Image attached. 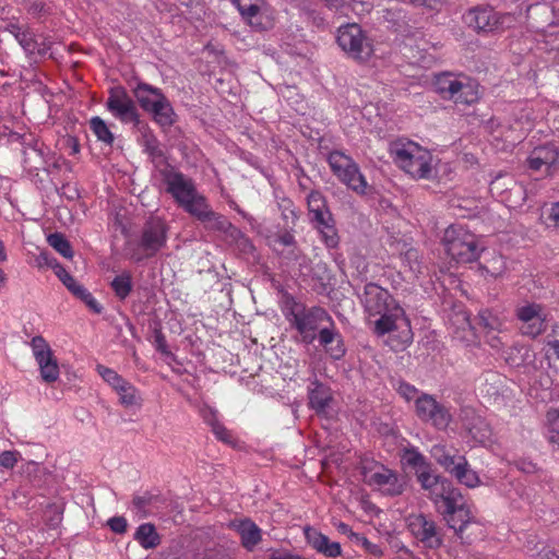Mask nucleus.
Here are the masks:
<instances>
[{
    "label": "nucleus",
    "instance_id": "nucleus-1",
    "mask_svg": "<svg viewBox=\"0 0 559 559\" xmlns=\"http://www.w3.org/2000/svg\"><path fill=\"white\" fill-rule=\"evenodd\" d=\"M361 304L369 317H379L374 321L373 331L382 336L400 331L401 344L406 346L413 340L411 322L405 310L394 299L390 292L376 283H368L364 287Z\"/></svg>",
    "mask_w": 559,
    "mask_h": 559
},
{
    "label": "nucleus",
    "instance_id": "nucleus-2",
    "mask_svg": "<svg viewBox=\"0 0 559 559\" xmlns=\"http://www.w3.org/2000/svg\"><path fill=\"white\" fill-rule=\"evenodd\" d=\"M389 154L393 163L415 180H430L433 178L432 153L408 139H397L389 146Z\"/></svg>",
    "mask_w": 559,
    "mask_h": 559
},
{
    "label": "nucleus",
    "instance_id": "nucleus-3",
    "mask_svg": "<svg viewBox=\"0 0 559 559\" xmlns=\"http://www.w3.org/2000/svg\"><path fill=\"white\" fill-rule=\"evenodd\" d=\"M439 512L443 515L450 528L463 543H472L475 532H468L472 526H478L469 506L464 501L462 495L451 490L447 495H437L435 499Z\"/></svg>",
    "mask_w": 559,
    "mask_h": 559
},
{
    "label": "nucleus",
    "instance_id": "nucleus-4",
    "mask_svg": "<svg viewBox=\"0 0 559 559\" xmlns=\"http://www.w3.org/2000/svg\"><path fill=\"white\" fill-rule=\"evenodd\" d=\"M433 86L443 99L455 104L473 105L480 97L479 84L465 74L441 72L435 75Z\"/></svg>",
    "mask_w": 559,
    "mask_h": 559
},
{
    "label": "nucleus",
    "instance_id": "nucleus-5",
    "mask_svg": "<svg viewBox=\"0 0 559 559\" xmlns=\"http://www.w3.org/2000/svg\"><path fill=\"white\" fill-rule=\"evenodd\" d=\"M442 245L452 260L457 263H469L478 259L477 237L463 225H450L443 234Z\"/></svg>",
    "mask_w": 559,
    "mask_h": 559
},
{
    "label": "nucleus",
    "instance_id": "nucleus-6",
    "mask_svg": "<svg viewBox=\"0 0 559 559\" xmlns=\"http://www.w3.org/2000/svg\"><path fill=\"white\" fill-rule=\"evenodd\" d=\"M463 20L478 34L503 32L513 27L516 22L513 13L498 12L490 5H476L468 9Z\"/></svg>",
    "mask_w": 559,
    "mask_h": 559
},
{
    "label": "nucleus",
    "instance_id": "nucleus-7",
    "mask_svg": "<svg viewBox=\"0 0 559 559\" xmlns=\"http://www.w3.org/2000/svg\"><path fill=\"white\" fill-rule=\"evenodd\" d=\"M168 227L159 217H151L145 222L135 248L130 247V259L141 262L157 254L167 243Z\"/></svg>",
    "mask_w": 559,
    "mask_h": 559
},
{
    "label": "nucleus",
    "instance_id": "nucleus-8",
    "mask_svg": "<svg viewBox=\"0 0 559 559\" xmlns=\"http://www.w3.org/2000/svg\"><path fill=\"white\" fill-rule=\"evenodd\" d=\"M289 319L293 328L297 330L301 342L309 345L317 338V331L326 321L331 326L334 322L328 311L321 307L296 306L292 309Z\"/></svg>",
    "mask_w": 559,
    "mask_h": 559
},
{
    "label": "nucleus",
    "instance_id": "nucleus-9",
    "mask_svg": "<svg viewBox=\"0 0 559 559\" xmlns=\"http://www.w3.org/2000/svg\"><path fill=\"white\" fill-rule=\"evenodd\" d=\"M328 163L333 175L347 188L358 194L367 192L368 183L358 164L342 151H333L328 156Z\"/></svg>",
    "mask_w": 559,
    "mask_h": 559
},
{
    "label": "nucleus",
    "instance_id": "nucleus-10",
    "mask_svg": "<svg viewBox=\"0 0 559 559\" xmlns=\"http://www.w3.org/2000/svg\"><path fill=\"white\" fill-rule=\"evenodd\" d=\"M307 203L311 222L321 233L324 243L329 248H335L338 245V236L325 198L319 191H311L307 198Z\"/></svg>",
    "mask_w": 559,
    "mask_h": 559
},
{
    "label": "nucleus",
    "instance_id": "nucleus-11",
    "mask_svg": "<svg viewBox=\"0 0 559 559\" xmlns=\"http://www.w3.org/2000/svg\"><path fill=\"white\" fill-rule=\"evenodd\" d=\"M415 414L420 421L440 431L447 430L453 420L450 407L428 393H420L416 399Z\"/></svg>",
    "mask_w": 559,
    "mask_h": 559
},
{
    "label": "nucleus",
    "instance_id": "nucleus-12",
    "mask_svg": "<svg viewBox=\"0 0 559 559\" xmlns=\"http://www.w3.org/2000/svg\"><path fill=\"white\" fill-rule=\"evenodd\" d=\"M515 317L521 323L522 335L536 338L546 332L548 326V311L542 304L524 301L515 309Z\"/></svg>",
    "mask_w": 559,
    "mask_h": 559
},
{
    "label": "nucleus",
    "instance_id": "nucleus-13",
    "mask_svg": "<svg viewBox=\"0 0 559 559\" xmlns=\"http://www.w3.org/2000/svg\"><path fill=\"white\" fill-rule=\"evenodd\" d=\"M337 44L356 60L366 61L373 53L372 41L364 34L362 29L357 24H348L340 27Z\"/></svg>",
    "mask_w": 559,
    "mask_h": 559
},
{
    "label": "nucleus",
    "instance_id": "nucleus-14",
    "mask_svg": "<svg viewBox=\"0 0 559 559\" xmlns=\"http://www.w3.org/2000/svg\"><path fill=\"white\" fill-rule=\"evenodd\" d=\"M364 480L384 496H399L404 491V481L396 472L381 465L362 467Z\"/></svg>",
    "mask_w": 559,
    "mask_h": 559
},
{
    "label": "nucleus",
    "instance_id": "nucleus-15",
    "mask_svg": "<svg viewBox=\"0 0 559 559\" xmlns=\"http://www.w3.org/2000/svg\"><path fill=\"white\" fill-rule=\"evenodd\" d=\"M159 174L163 182L166 185V192L174 198L180 207L198 193L193 180L176 170L171 165L165 164L159 169Z\"/></svg>",
    "mask_w": 559,
    "mask_h": 559
},
{
    "label": "nucleus",
    "instance_id": "nucleus-16",
    "mask_svg": "<svg viewBox=\"0 0 559 559\" xmlns=\"http://www.w3.org/2000/svg\"><path fill=\"white\" fill-rule=\"evenodd\" d=\"M29 345L41 380L46 383L56 382L60 376V368L48 342L41 335H36Z\"/></svg>",
    "mask_w": 559,
    "mask_h": 559
},
{
    "label": "nucleus",
    "instance_id": "nucleus-17",
    "mask_svg": "<svg viewBox=\"0 0 559 559\" xmlns=\"http://www.w3.org/2000/svg\"><path fill=\"white\" fill-rule=\"evenodd\" d=\"M407 526L412 535L423 544L425 548L438 549L443 544L442 530L437 523L425 514L411 515Z\"/></svg>",
    "mask_w": 559,
    "mask_h": 559
},
{
    "label": "nucleus",
    "instance_id": "nucleus-18",
    "mask_svg": "<svg viewBox=\"0 0 559 559\" xmlns=\"http://www.w3.org/2000/svg\"><path fill=\"white\" fill-rule=\"evenodd\" d=\"M106 108L115 118L123 123L139 122L135 104L122 86H116L109 90Z\"/></svg>",
    "mask_w": 559,
    "mask_h": 559
},
{
    "label": "nucleus",
    "instance_id": "nucleus-19",
    "mask_svg": "<svg viewBox=\"0 0 559 559\" xmlns=\"http://www.w3.org/2000/svg\"><path fill=\"white\" fill-rule=\"evenodd\" d=\"M165 508V498L159 493L148 490L134 493L130 506V510L139 519L158 515Z\"/></svg>",
    "mask_w": 559,
    "mask_h": 559
},
{
    "label": "nucleus",
    "instance_id": "nucleus-20",
    "mask_svg": "<svg viewBox=\"0 0 559 559\" xmlns=\"http://www.w3.org/2000/svg\"><path fill=\"white\" fill-rule=\"evenodd\" d=\"M559 158V153L555 145H543L535 147L527 157V166L533 171L550 175Z\"/></svg>",
    "mask_w": 559,
    "mask_h": 559
},
{
    "label": "nucleus",
    "instance_id": "nucleus-21",
    "mask_svg": "<svg viewBox=\"0 0 559 559\" xmlns=\"http://www.w3.org/2000/svg\"><path fill=\"white\" fill-rule=\"evenodd\" d=\"M57 276L63 283V285L81 301H83L86 307L94 313L99 314L103 311V307L94 298V296L81 284L76 282V280L67 272V270L60 265L56 271Z\"/></svg>",
    "mask_w": 559,
    "mask_h": 559
},
{
    "label": "nucleus",
    "instance_id": "nucleus-22",
    "mask_svg": "<svg viewBox=\"0 0 559 559\" xmlns=\"http://www.w3.org/2000/svg\"><path fill=\"white\" fill-rule=\"evenodd\" d=\"M305 537L307 543L319 554L328 558H336L342 555L341 544L332 542L326 535L321 532L306 527Z\"/></svg>",
    "mask_w": 559,
    "mask_h": 559
},
{
    "label": "nucleus",
    "instance_id": "nucleus-23",
    "mask_svg": "<svg viewBox=\"0 0 559 559\" xmlns=\"http://www.w3.org/2000/svg\"><path fill=\"white\" fill-rule=\"evenodd\" d=\"M319 343L324 347L326 354L334 359L340 360L345 356L346 348L341 333L332 328H321L318 334Z\"/></svg>",
    "mask_w": 559,
    "mask_h": 559
},
{
    "label": "nucleus",
    "instance_id": "nucleus-24",
    "mask_svg": "<svg viewBox=\"0 0 559 559\" xmlns=\"http://www.w3.org/2000/svg\"><path fill=\"white\" fill-rule=\"evenodd\" d=\"M231 526L240 535L241 545L248 551H252L261 543L262 531L250 519L234 521Z\"/></svg>",
    "mask_w": 559,
    "mask_h": 559
},
{
    "label": "nucleus",
    "instance_id": "nucleus-25",
    "mask_svg": "<svg viewBox=\"0 0 559 559\" xmlns=\"http://www.w3.org/2000/svg\"><path fill=\"white\" fill-rule=\"evenodd\" d=\"M465 415L463 419V428L478 442H485L490 437V429L487 424L480 418L475 417L472 409H462Z\"/></svg>",
    "mask_w": 559,
    "mask_h": 559
},
{
    "label": "nucleus",
    "instance_id": "nucleus-26",
    "mask_svg": "<svg viewBox=\"0 0 559 559\" xmlns=\"http://www.w3.org/2000/svg\"><path fill=\"white\" fill-rule=\"evenodd\" d=\"M309 406L317 413L325 412L330 402L332 401V394L329 386L314 380L309 386Z\"/></svg>",
    "mask_w": 559,
    "mask_h": 559
},
{
    "label": "nucleus",
    "instance_id": "nucleus-27",
    "mask_svg": "<svg viewBox=\"0 0 559 559\" xmlns=\"http://www.w3.org/2000/svg\"><path fill=\"white\" fill-rule=\"evenodd\" d=\"M148 112L153 115L154 121L162 128H169L176 121L174 108L165 95L156 98L154 107Z\"/></svg>",
    "mask_w": 559,
    "mask_h": 559
},
{
    "label": "nucleus",
    "instance_id": "nucleus-28",
    "mask_svg": "<svg viewBox=\"0 0 559 559\" xmlns=\"http://www.w3.org/2000/svg\"><path fill=\"white\" fill-rule=\"evenodd\" d=\"M430 454L448 473L457 465L459 459L462 456L453 447L441 443L432 445Z\"/></svg>",
    "mask_w": 559,
    "mask_h": 559
},
{
    "label": "nucleus",
    "instance_id": "nucleus-29",
    "mask_svg": "<svg viewBox=\"0 0 559 559\" xmlns=\"http://www.w3.org/2000/svg\"><path fill=\"white\" fill-rule=\"evenodd\" d=\"M514 189L522 192V187H518L514 179L507 174L497 175L490 182L489 190L492 197L500 199L502 202L510 201L509 193Z\"/></svg>",
    "mask_w": 559,
    "mask_h": 559
},
{
    "label": "nucleus",
    "instance_id": "nucleus-30",
    "mask_svg": "<svg viewBox=\"0 0 559 559\" xmlns=\"http://www.w3.org/2000/svg\"><path fill=\"white\" fill-rule=\"evenodd\" d=\"M274 249L285 259L297 261L300 251L297 247L295 236L290 231H283L274 239Z\"/></svg>",
    "mask_w": 559,
    "mask_h": 559
},
{
    "label": "nucleus",
    "instance_id": "nucleus-31",
    "mask_svg": "<svg viewBox=\"0 0 559 559\" xmlns=\"http://www.w3.org/2000/svg\"><path fill=\"white\" fill-rule=\"evenodd\" d=\"M450 474L462 485L475 488L479 485L480 479L477 473L471 468L465 456L459 459L457 465L450 472Z\"/></svg>",
    "mask_w": 559,
    "mask_h": 559
},
{
    "label": "nucleus",
    "instance_id": "nucleus-32",
    "mask_svg": "<svg viewBox=\"0 0 559 559\" xmlns=\"http://www.w3.org/2000/svg\"><path fill=\"white\" fill-rule=\"evenodd\" d=\"M160 95H164L160 88L146 83H139L134 88V96L145 111H150L154 107L156 98Z\"/></svg>",
    "mask_w": 559,
    "mask_h": 559
},
{
    "label": "nucleus",
    "instance_id": "nucleus-33",
    "mask_svg": "<svg viewBox=\"0 0 559 559\" xmlns=\"http://www.w3.org/2000/svg\"><path fill=\"white\" fill-rule=\"evenodd\" d=\"M134 539L144 549H153L160 544V536L157 533L155 525L152 523L141 524L134 533Z\"/></svg>",
    "mask_w": 559,
    "mask_h": 559
},
{
    "label": "nucleus",
    "instance_id": "nucleus-34",
    "mask_svg": "<svg viewBox=\"0 0 559 559\" xmlns=\"http://www.w3.org/2000/svg\"><path fill=\"white\" fill-rule=\"evenodd\" d=\"M201 223L205 229L211 231L228 233L229 230H233L235 233H239V230L233 226L226 216L213 210H211L201 219Z\"/></svg>",
    "mask_w": 559,
    "mask_h": 559
},
{
    "label": "nucleus",
    "instance_id": "nucleus-35",
    "mask_svg": "<svg viewBox=\"0 0 559 559\" xmlns=\"http://www.w3.org/2000/svg\"><path fill=\"white\" fill-rule=\"evenodd\" d=\"M262 2L263 0H235L241 16L255 28H261L258 17Z\"/></svg>",
    "mask_w": 559,
    "mask_h": 559
},
{
    "label": "nucleus",
    "instance_id": "nucleus-36",
    "mask_svg": "<svg viewBox=\"0 0 559 559\" xmlns=\"http://www.w3.org/2000/svg\"><path fill=\"white\" fill-rule=\"evenodd\" d=\"M88 127L97 141L109 147L114 145L115 134L103 118L99 116L92 117L88 120Z\"/></svg>",
    "mask_w": 559,
    "mask_h": 559
},
{
    "label": "nucleus",
    "instance_id": "nucleus-37",
    "mask_svg": "<svg viewBox=\"0 0 559 559\" xmlns=\"http://www.w3.org/2000/svg\"><path fill=\"white\" fill-rule=\"evenodd\" d=\"M115 391L119 395L120 404L124 407L141 405L142 403V397L139 393V390L126 379H123V381L117 388H115Z\"/></svg>",
    "mask_w": 559,
    "mask_h": 559
},
{
    "label": "nucleus",
    "instance_id": "nucleus-38",
    "mask_svg": "<svg viewBox=\"0 0 559 559\" xmlns=\"http://www.w3.org/2000/svg\"><path fill=\"white\" fill-rule=\"evenodd\" d=\"M204 420L211 426L214 436L224 443H233L231 432L217 419L216 411L209 408L203 414Z\"/></svg>",
    "mask_w": 559,
    "mask_h": 559
},
{
    "label": "nucleus",
    "instance_id": "nucleus-39",
    "mask_svg": "<svg viewBox=\"0 0 559 559\" xmlns=\"http://www.w3.org/2000/svg\"><path fill=\"white\" fill-rule=\"evenodd\" d=\"M450 323L455 328V333L459 334L460 331L464 333L462 338H467V336L474 335V328L471 322L469 313L464 309L454 310L450 317Z\"/></svg>",
    "mask_w": 559,
    "mask_h": 559
},
{
    "label": "nucleus",
    "instance_id": "nucleus-40",
    "mask_svg": "<svg viewBox=\"0 0 559 559\" xmlns=\"http://www.w3.org/2000/svg\"><path fill=\"white\" fill-rule=\"evenodd\" d=\"M182 209L199 222L212 210L206 198L199 192Z\"/></svg>",
    "mask_w": 559,
    "mask_h": 559
},
{
    "label": "nucleus",
    "instance_id": "nucleus-41",
    "mask_svg": "<svg viewBox=\"0 0 559 559\" xmlns=\"http://www.w3.org/2000/svg\"><path fill=\"white\" fill-rule=\"evenodd\" d=\"M132 287V276L129 272H123L120 275H117L111 282L112 290L121 300L126 299L130 295Z\"/></svg>",
    "mask_w": 559,
    "mask_h": 559
},
{
    "label": "nucleus",
    "instance_id": "nucleus-42",
    "mask_svg": "<svg viewBox=\"0 0 559 559\" xmlns=\"http://www.w3.org/2000/svg\"><path fill=\"white\" fill-rule=\"evenodd\" d=\"M402 461L409 467L415 469V473L418 469L426 468L430 464L427 462V459L416 449V448H407L404 449L402 454Z\"/></svg>",
    "mask_w": 559,
    "mask_h": 559
},
{
    "label": "nucleus",
    "instance_id": "nucleus-43",
    "mask_svg": "<svg viewBox=\"0 0 559 559\" xmlns=\"http://www.w3.org/2000/svg\"><path fill=\"white\" fill-rule=\"evenodd\" d=\"M48 243L62 257L71 259L73 251L68 239L60 233H55L48 236Z\"/></svg>",
    "mask_w": 559,
    "mask_h": 559
},
{
    "label": "nucleus",
    "instance_id": "nucleus-44",
    "mask_svg": "<svg viewBox=\"0 0 559 559\" xmlns=\"http://www.w3.org/2000/svg\"><path fill=\"white\" fill-rule=\"evenodd\" d=\"M416 476L423 489L428 490L431 493H435V489L439 484L440 476L433 475L431 473L430 465L427 466L426 468L418 469Z\"/></svg>",
    "mask_w": 559,
    "mask_h": 559
},
{
    "label": "nucleus",
    "instance_id": "nucleus-45",
    "mask_svg": "<svg viewBox=\"0 0 559 559\" xmlns=\"http://www.w3.org/2000/svg\"><path fill=\"white\" fill-rule=\"evenodd\" d=\"M350 538L354 540L357 545H360L366 552L373 555L376 557L382 556V549L379 545L370 542L365 535L350 532Z\"/></svg>",
    "mask_w": 559,
    "mask_h": 559
},
{
    "label": "nucleus",
    "instance_id": "nucleus-46",
    "mask_svg": "<svg viewBox=\"0 0 559 559\" xmlns=\"http://www.w3.org/2000/svg\"><path fill=\"white\" fill-rule=\"evenodd\" d=\"M96 371L103 378V380L106 383H108L114 390L123 381V378L120 374H118L114 369L108 368L106 366L97 365Z\"/></svg>",
    "mask_w": 559,
    "mask_h": 559
},
{
    "label": "nucleus",
    "instance_id": "nucleus-47",
    "mask_svg": "<svg viewBox=\"0 0 559 559\" xmlns=\"http://www.w3.org/2000/svg\"><path fill=\"white\" fill-rule=\"evenodd\" d=\"M382 17L391 26H400L405 21V13L399 7L386 8L382 11Z\"/></svg>",
    "mask_w": 559,
    "mask_h": 559
},
{
    "label": "nucleus",
    "instance_id": "nucleus-48",
    "mask_svg": "<svg viewBox=\"0 0 559 559\" xmlns=\"http://www.w3.org/2000/svg\"><path fill=\"white\" fill-rule=\"evenodd\" d=\"M477 320L480 326L490 331L498 330L500 325L499 319L488 309L480 310Z\"/></svg>",
    "mask_w": 559,
    "mask_h": 559
},
{
    "label": "nucleus",
    "instance_id": "nucleus-49",
    "mask_svg": "<svg viewBox=\"0 0 559 559\" xmlns=\"http://www.w3.org/2000/svg\"><path fill=\"white\" fill-rule=\"evenodd\" d=\"M483 269L492 277L499 276L506 269L504 260L501 255H493L483 265Z\"/></svg>",
    "mask_w": 559,
    "mask_h": 559
},
{
    "label": "nucleus",
    "instance_id": "nucleus-50",
    "mask_svg": "<svg viewBox=\"0 0 559 559\" xmlns=\"http://www.w3.org/2000/svg\"><path fill=\"white\" fill-rule=\"evenodd\" d=\"M11 27L16 40L24 49L33 50L35 48L33 36L27 29H22L17 25H11Z\"/></svg>",
    "mask_w": 559,
    "mask_h": 559
},
{
    "label": "nucleus",
    "instance_id": "nucleus-51",
    "mask_svg": "<svg viewBox=\"0 0 559 559\" xmlns=\"http://www.w3.org/2000/svg\"><path fill=\"white\" fill-rule=\"evenodd\" d=\"M144 151L152 157H162L163 152L159 146L158 140L152 134H144Z\"/></svg>",
    "mask_w": 559,
    "mask_h": 559
},
{
    "label": "nucleus",
    "instance_id": "nucleus-52",
    "mask_svg": "<svg viewBox=\"0 0 559 559\" xmlns=\"http://www.w3.org/2000/svg\"><path fill=\"white\" fill-rule=\"evenodd\" d=\"M397 393L407 402L415 401L420 395L418 389L405 381L400 382L397 386Z\"/></svg>",
    "mask_w": 559,
    "mask_h": 559
},
{
    "label": "nucleus",
    "instance_id": "nucleus-53",
    "mask_svg": "<svg viewBox=\"0 0 559 559\" xmlns=\"http://www.w3.org/2000/svg\"><path fill=\"white\" fill-rule=\"evenodd\" d=\"M20 457L21 454L17 451H3L0 453V466L7 469H12L19 462Z\"/></svg>",
    "mask_w": 559,
    "mask_h": 559
},
{
    "label": "nucleus",
    "instance_id": "nucleus-54",
    "mask_svg": "<svg viewBox=\"0 0 559 559\" xmlns=\"http://www.w3.org/2000/svg\"><path fill=\"white\" fill-rule=\"evenodd\" d=\"M108 526L114 533L123 534L127 531L128 523L123 516H114L109 519Z\"/></svg>",
    "mask_w": 559,
    "mask_h": 559
},
{
    "label": "nucleus",
    "instance_id": "nucleus-55",
    "mask_svg": "<svg viewBox=\"0 0 559 559\" xmlns=\"http://www.w3.org/2000/svg\"><path fill=\"white\" fill-rule=\"evenodd\" d=\"M269 559H307L300 555L293 554L287 550H274L270 555Z\"/></svg>",
    "mask_w": 559,
    "mask_h": 559
},
{
    "label": "nucleus",
    "instance_id": "nucleus-56",
    "mask_svg": "<svg viewBox=\"0 0 559 559\" xmlns=\"http://www.w3.org/2000/svg\"><path fill=\"white\" fill-rule=\"evenodd\" d=\"M548 219L559 229V201L551 205Z\"/></svg>",
    "mask_w": 559,
    "mask_h": 559
},
{
    "label": "nucleus",
    "instance_id": "nucleus-57",
    "mask_svg": "<svg viewBox=\"0 0 559 559\" xmlns=\"http://www.w3.org/2000/svg\"><path fill=\"white\" fill-rule=\"evenodd\" d=\"M535 559H559V555L549 547H544L539 550Z\"/></svg>",
    "mask_w": 559,
    "mask_h": 559
},
{
    "label": "nucleus",
    "instance_id": "nucleus-58",
    "mask_svg": "<svg viewBox=\"0 0 559 559\" xmlns=\"http://www.w3.org/2000/svg\"><path fill=\"white\" fill-rule=\"evenodd\" d=\"M547 345L549 347V350L547 352L548 358L555 356L557 359H559V338L555 336L554 340H549L547 342Z\"/></svg>",
    "mask_w": 559,
    "mask_h": 559
},
{
    "label": "nucleus",
    "instance_id": "nucleus-59",
    "mask_svg": "<svg viewBox=\"0 0 559 559\" xmlns=\"http://www.w3.org/2000/svg\"><path fill=\"white\" fill-rule=\"evenodd\" d=\"M421 7H425L429 10H433V11H440L442 8V1L441 0H425V3H423Z\"/></svg>",
    "mask_w": 559,
    "mask_h": 559
},
{
    "label": "nucleus",
    "instance_id": "nucleus-60",
    "mask_svg": "<svg viewBox=\"0 0 559 559\" xmlns=\"http://www.w3.org/2000/svg\"><path fill=\"white\" fill-rule=\"evenodd\" d=\"M29 11L34 14L43 13L45 12V4L43 2H34L31 5Z\"/></svg>",
    "mask_w": 559,
    "mask_h": 559
},
{
    "label": "nucleus",
    "instance_id": "nucleus-61",
    "mask_svg": "<svg viewBox=\"0 0 559 559\" xmlns=\"http://www.w3.org/2000/svg\"><path fill=\"white\" fill-rule=\"evenodd\" d=\"M8 261V251L3 240L0 239V263Z\"/></svg>",
    "mask_w": 559,
    "mask_h": 559
},
{
    "label": "nucleus",
    "instance_id": "nucleus-62",
    "mask_svg": "<svg viewBox=\"0 0 559 559\" xmlns=\"http://www.w3.org/2000/svg\"><path fill=\"white\" fill-rule=\"evenodd\" d=\"M283 202H284V209H285V211H289V213H290L292 217H293V218H296V217H297V215H296V212H295V210H294V207H293V202H292L290 200H284Z\"/></svg>",
    "mask_w": 559,
    "mask_h": 559
},
{
    "label": "nucleus",
    "instance_id": "nucleus-63",
    "mask_svg": "<svg viewBox=\"0 0 559 559\" xmlns=\"http://www.w3.org/2000/svg\"><path fill=\"white\" fill-rule=\"evenodd\" d=\"M417 258H418V253H417V251H416L415 249H409V250H408V251H406V253H405V259H407V260H409V261H411V260H415V261H416V260H417Z\"/></svg>",
    "mask_w": 559,
    "mask_h": 559
},
{
    "label": "nucleus",
    "instance_id": "nucleus-64",
    "mask_svg": "<svg viewBox=\"0 0 559 559\" xmlns=\"http://www.w3.org/2000/svg\"><path fill=\"white\" fill-rule=\"evenodd\" d=\"M25 155L26 156H40V152L37 150V148H28L27 151H25Z\"/></svg>",
    "mask_w": 559,
    "mask_h": 559
}]
</instances>
